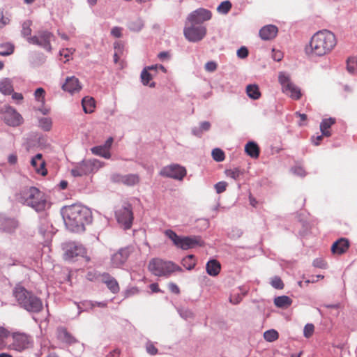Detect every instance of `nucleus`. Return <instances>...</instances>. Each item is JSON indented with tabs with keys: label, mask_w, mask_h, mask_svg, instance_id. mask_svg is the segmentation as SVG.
Wrapping results in <instances>:
<instances>
[{
	"label": "nucleus",
	"mask_w": 357,
	"mask_h": 357,
	"mask_svg": "<svg viewBox=\"0 0 357 357\" xmlns=\"http://www.w3.org/2000/svg\"><path fill=\"white\" fill-rule=\"evenodd\" d=\"M335 35L327 29L316 32L311 38L305 52L310 56H323L329 54L337 45Z\"/></svg>",
	"instance_id": "obj_1"
},
{
	"label": "nucleus",
	"mask_w": 357,
	"mask_h": 357,
	"mask_svg": "<svg viewBox=\"0 0 357 357\" xmlns=\"http://www.w3.org/2000/svg\"><path fill=\"white\" fill-rule=\"evenodd\" d=\"M63 218L66 227L73 231L84 230V225L91 222V214L89 208L81 205L66 206L62 211Z\"/></svg>",
	"instance_id": "obj_2"
},
{
	"label": "nucleus",
	"mask_w": 357,
	"mask_h": 357,
	"mask_svg": "<svg viewBox=\"0 0 357 357\" xmlns=\"http://www.w3.org/2000/svg\"><path fill=\"white\" fill-rule=\"evenodd\" d=\"M17 200L36 211H44L47 205L45 194L36 187L25 188L17 195Z\"/></svg>",
	"instance_id": "obj_3"
},
{
	"label": "nucleus",
	"mask_w": 357,
	"mask_h": 357,
	"mask_svg": "<svg viewBox=\"0 0 357 357\" xmlns=\"http://www.w3.org/2000/svg\"><path fill=\"white\" fill-rule=\"evenodd\" d=\"M13 295L19 305L28 312L38 313L43 308L42 301L22 286L15 287Z\"/></svg>",
	"instance_id": "obj_4"
},
{
	"label": "nucleus",
	"mask_w": 357,
	"mask_h": 357,
	"mask_svg": "<svg viewBox=\"0 0 357 357\" xmlns=\"http://www.w3.org/2000/svg\"><path fill=\"white\" fill-rule=\"evenodd\" d=\"M149 271L155 276L169 277L175 272H181L182 268L172 261L160 258L151 259L148 264Z\"/></svg>",
	"instance_id": "obj_5"
},
{
	"label": "nucleus",
	"mask_w": 357,
	"mask_h": 357,
	"mask_svg": "<svg viewBox=\"0 0 357 357\" xmlns=\"http://www.w3.org/2000/svg\"><path fill=\"white\" fill-rule=\"evenodd\" d=\"M102 163L97 159L83 160L77 163L72 169L73 176H82L98 171Z\"/></svg>",
	"instance_id": "obj_6"
},
{
	"label": "nucleus",
	"mask_w": 357,
	"mask_h": 357,
	"mask_svg": "<svg viewBox=\"0 0 357 357\" xmlns=\"http://www.w3.org/2000/svg\"><path fill=\"white\" fill-rule=\"evenodd\" d=\"M278 80L282 86L283 93L294 100H299L301 98L302 94L300 89L291 82L288 75L283 72L280 73Z\"/></svg>",
	"instance_id": "obj_7"
},
{
	"label": "nucleus",
	"mask_w": 357,
	"mask_h": 357,
	"mask_svg": "<svg viewBox=\"0 0 357 357\" xmlns=\"http://www.w3.org/2000/svg\"><path fill=\"white\" fill-rule=\"evenodd\" d=\"M118 222L125 229L131 227L133 221L132 208L130 204L124 203L116 211Z\"/></svg>",
	"instance_id": "obj_8"
},
{
	"label": "nucleus",
	"mask_w": 357,
	"mask_h": 357,
	"mask_svg": "<svg viewBox=\"0 0 357 357\" xmlns=\"http://www.w3.org/2000/svg\"><path fill=\"white\" fill-rule=\"evenodd\" d=\"M206 28L204 25H195L185 22L183 33L185 38L190 42L202 40L206 34Z\"/></svg>",
	"instance_id": "obj_9"
},
{
	"label": "nucleus",
	"mask_w": 357,
	"mask_h": 357,
	"mask_svg": "<svg viewBox=\"0 0 357 357\" xmlns=\"http://www.w3.org/2000/svg\"><path fill=\"white\" fill-rule=\"evenodd\" d=\"M54 40V34L48 31H39L36 36L27 38L29 43L40 46L49 52L52 50L51 42Z\"/></svg>",
	"instance_id": "obj_10"
},
{
	"label": "nucleus",
	"mask_w": 357,
	"mask_h": 357,
	"mask_svg": "<svg viewBox=\"0 0 357 357\" xmlns=\"http://www.w3.org/2000/svg\"><path fill=\"white\" fill-rule=\"evenodd\" d=\"M160 175L181 181L186 175V169L178 164H172L164 167L160 170Z\"/></svg>",
	"instance_id": "obj_11"
},
{
	"label": "nucleus",
	"mask_w": 357,
	"mask_h": 357,
	"mask_svg": "<svg viewBox=\"0 0 357 357\" xmlns=\"http://www.w3.org/2000/svg\"><path fill=\"white\" fill-rule=\"evenodd\" d=\"M4 122L10 126H18L23 122V118L15 109L10 106H4L1 109Z\"/></svg>",
	"instance_id": "obj_12"
},
{
	"label": "nucleus",
	"mask_w": 357,
	"mask_h": 357,
	"mask_svg": "<svg viewBox=\"0 0 357 357\" xmlns=\"http://www.w3.org/2000/svg\"><path fill=\"white\" fill-rule=\"evenodd\" d=\"M65 260H71L76 257H84L86 252V249L81 245L75 242H68L63 245Z\"/></svg>",
	"instance_id": "obj_13"
},
{
	"label": "nucleus",
	"mask_w": 357,
	"mask_h": 357,
	"mask_svg": "<svg viewBox=\"0 0 357 357\" xmlns=\"http://www.w3.org/2000/svg\"><path fill=\"white\" fill-rule=\"evenodd\" d=\"M211 17L212 13L210 10L200 8L190 13L185 22L195 25H202L204 22L211 20Z\"/></svg>",
	"instance_id": "obj_14"
},
{
	"label": "nucleus",
	"mask_w": 357,
	"mask_h": 357,
	"mask_svg": "<svg viewBox=\"0 0 357 357\" xmlns=\"http://www.w3.org/2000/svg\"><path fill=\"white\" fill-rule=\"evenodd\" d=\"M13 338V343L10 346V348L17 351H22L28 347L31 337L23 333H13L10 334Z\"/></svg>",
	"instance_id": "obj_15"
},
{
	"label": "nucleus",
	"mask_w": 357,
	"mask_h": 357,
	"mask_svg": "<svg viewBox=\"0 0 357 357\" xmlns=\"http://www.w3.org/2000/svg\"><path fill=\"white\" fill-rule=\"evenodd\" d=\"M130 254L129 248H121L116 253H114L111 259L112 264L114 267H120L128 259Z\"/></svg>",
	"instance_id": "obj_16"
},
{
	"label": "nucleus",
	"mask_w": 357,
	"mask_h": 357,
	"mask_svg": "<svg viewBox=\"0 0 357 357\" xmlns=\"http://www.w3.org/2000/svg\"><path fill=\"white\" fill-rule=\"evenodd\" d=\"M31 165L34 168L36 172L42 176H46L47 170L45 167V161L43 158L41 153L36 154L31 160Z\"/></svg>",
	"instance_id": "obj_17"
},
{
	"label": "nucleus",
	"mask_w": 357,
	"mask_h": 357,
	"mask_svg": "<svg viewBox=\"0 0 357 357\" xmlns=\"http://www.w3.org/2000/svg\"><path fill=\"white\" fill-rule=\"evenodd\" d=\"M349 245L347 238H341L333 243L331 246V252L333 255H342L348 250Z\"/></svg>",
	"instance_id": "obj_18"
},
{
	"label": "nucleus",
	"mask_w": 357,
	"mask_h": 357,
	"mask_svg": "<svg viewBox=\"0 0 357 357\" xmlns=\"http://www.w3.org/2000/svg\"><path fill=\"white\" fill-rule=\"evenodd\" d=\"M278 27L274 25H266L259 31V36L264 40H271L275 38L278 34Z\"/></svg>",
	"instance_id": "obj_19"
},
{
	"label": "nucleus",
	"mask_w": 357,
	"mask_h": 357,
	"mask_svg": "<svg viewBox=\"0 0 357 357\" xmlns=\"http://www.w3.org/2000/svg\"><path fill=\"white\" fill-rule=\"evenodd\" d=\"M62 89L66 91L73 93L75 92L79 91L82 89V86L79 79L77 77L73 76L66 79V82L62 86Z\"/></svg>",
	"instance_id": "obj_20"
},
{
	"label": "nucleus",
	"mask_w": 357,
	"mask_h": 357,
	"mask_svg": "<svg viewBox=\"0 0 357 357\" xmlns=\"http://www.w3.org/2000/svg\"><path fill=\"white\" fill-rule=\"evenodd\" d=\"M18 226L15 219L8 218L0 215V229L6 232H13Z\"/></svg>",
	"instance_id": "obj_21"
},
{
	"label": "nucleus",
	"mask_w": 357,
	"mask_h": 357,
	"mask_svg": "<svg viewBox=\"0 0 357 357\" xmlns=\"http://www.w3.org/2000/svg\"><path fill=\"white\" fill-rule=\"evenodd\" d=\"M102 281L112 293L116 294L119 291L120 288L117 281L108 273H104L102 275Z\"/></svg>",
	"instance_id": "obj_22"
},
{
	"label": "nucleus",
	"mask_w": 357,
	"mask_h": 357,
	"mask_svg": "<svg viewBox=\"0 0 357 357\" xmlns=\"http://www.w3.org/2000/svg\"><path fill=\"white\" fill-rule=\"evenodd\" d=\"M198 244V241L197 237H190V236H185L180 238V240L176 245V247L181 248L183 250H188L192 248H194L196 245Z\"/></svg>",
	"instance_id": "obj_23"
},
{
	"label": "nucleus",
	"mask_w": 357,
	"mask_h": 357,
	"mask_svg": "<svg viewBox=\"0 0 357 357\" xmlns=\"http://www.w3.org/2000/svg\"><path fill=\"white\" fill-rule=\"evenodd\" d=\"M118 182H121L124 185L132 186L139 183V177L137 174H127L124 176H118Z\"/></svg>",
	"instance_id": "obj_24"
},
{
	"label": "nucleus",
	"mask_w": 357,
	"mask_h": 357,
	"mask_svg": "<svg viewBox=\"0 0 357 357\" xmlns=\"http://www.w3.org/2000/svg\"><path fill=\"white\" fill-rule=\"evenodd\" d=\"M206 269L208 275L211 276H216L220 271L221 266L218 261L211 259L206 264Z\"/></svg>",
	"instance_id": "obj_25"
},
{
	"label": "nucleus",
	"mask_w": 357,
	"mask_h": 357,
	"mask_svg": "<svg viewBox=\"0 0 357 357\" xmlns=\"http://www.w3.org/2000/svg\"><path fill=\"white\" fill-rule=\"evenodd\" d=\"M245 153L252 158H257L259 155L260 149L257 143L249 142L245 146Z\"/></svg>",
	"instance_id": "obj_26"
},
{
	"label": "nucleus",
	"mask_w": 357,
	"mask_h": 357,
	"mask_svg": "<svg viewBox=\"0 0 357 357\" xmlns=\"http://www.w3.org/2000/svg\"><path fill=\"white\" fill-rule=\"evenodd\" d=\"M335 123V119L334 118L324 119L320 124V130L323 135L330 137L331 135V132L329 129Z\"/></svg>",
	"instance_id": "obj_27"
},
{
	"label": "nucleus",
	"mask_w": 357,
	"mask_h": 357,
	"mask_svg": "<svg viewBox=\"0 0 357 357\" xmlns=\"http://www.w3.org/2000/svg\"><path fill=\"white\" fill-rule=\"evenodd\" d=\"M155 68H157V66L155 67H154L153 66H149L142 70V72L141 73V79H142V82L143 83L144 85H149L150 87L155 86V82H151L149 84L150 81L152 79V76L148 72V70H153Z\"/></svg>",
	"instance_id": "obj_28"
},
{
	"label": "nucleus",
	"mask_w": 357,
	"mask_h": 357,
	"mask_svg": "<svg viewBox=\"0 0 357 357\" xmlns=\"http://www.w3.org/2000/svg\"><path fill=\"white\" fill-rule=\"evenodd\" d=\"M292 303V300L287 296H281L275 298L274 304L280 308H287Z\"/></svg>",
	"instance_id": "obj_29"
},
{
	"label": "nucleus",
	"mask_w": 357,
	"mask_h": 357,
	"mask_svg": "<svg viewBox=\"0 0 357 357\" xmlns=\"http://www.w3.org/2000/svg\"><path fill=\"white\" fill-rule=\"evenodd\" d=\"M82 107L85 113H92L95 108V100L93 98L85 97L82 99Z\"/></svg>",
	"instance_id": "obj_30"
},
{
	"label": "nucleus",
	"mask_w": 357,
	"mask_h": 357,
	"mask_svg": "<svg viewBox=\"0 0 357 357\" xmlns=\"http://www.w3.org/2000/svg\"><path fill=\"white\" fill-rule=\"evenodd\" d=\"M93 154L109 159L111 157L109 151L104 146H97L91 149Z\"/></svg>",
	"instance_id": "obj_31"
},
{
	"label": "nucleus",
	"mask_w": 357,
	"mask_h": 357,
	"mask_svg": "<svg viewBox=\"0 0 357 357\" xmlns=\"http://www.w3.org/2000/svg\"><path fill=\"white\" fill-rule=\"evenodd\" d=\"M247 95L253 100H257L261 96L259 89L256 84H249L246 87Z\"/></svg>",
	"instance_id": "obj_32"
},
{
	"label": "nucleus",
	"mask_w": 357,
	"mask_h": 357,
	"mask_svg": "<svg viewBox=\"0 0 357 357\" xmlns=\"http://www.w3.org/2000/svg\"><path fill=\"white\" fill-rule=\"evenodd\" d=\"M0 91L3 94H10L13 91V86L9 79L5 78L0 81Z\"/></svg>",
	"instance_id": "obj_33"
},
{
	"label": "nucleus",
	"mask_w": 357,
	"mask_h": 357,
	"mask_svg": "<svg viewBox=\"0 0 357 357\" xmlns=\"http://www.w3.org/2000/svg\"><path fill=\"white\" fill-rule=\"evenodd\" d=\"M225 173L227 177H230L234 180H238L241 176L244 174V170L236 167L233 169H226Z\"/></svg>",
	"instance_id": "obj_34"
},
{
	"label": "nucleus",
	"mask_w": 357,
	"mask_h": 357,
	"mask_svg": "<svg viewBox=\"0 0 357 357\" xmlns=\"http://www.w3.org/2000/svg\"><path fill=\"white\" fill-rule=\"evenodd\" d=\"M10 336V333L3 327H0V350L5 349L7 346L6 340Z\"/></svg>",
	"instance_id": "obj_35"
},
{
	"label": "nucleus",
	"mask_w": 357,
	"mask_h": 357,
	"mask_svg": "<svg viewBox=\"0 0 357 357\" xmlns=\"http://www.w3.org/2000/svg\"><path fill=\"white\" fill-rule=\"evenodd\" d=\"M182 265L188 270H192L196 265V259L194 255H189L182 259Z\"/></svg>",
	"instance_id": "obj_36"
},
{
	"label": "nucleus",
	"mask_w": 357,
	"mask_h": 357,
	"mask_svg": "<svg viewBox=\"0 0 357 357\" xmlns=\"http://www.w3.org/2000/svg\"><path fill=\"white\" fill-rule=\"evenodd\" d=\"M264 337L266 341L271 342L278 339L279 334L277 331L271 329L264 332Z\"/></svg>",
	"instance_id": "obj_37"
},
{
	"label": "nucleus",
	"mask_w": 357,
	"mask_h": 357,
	"mask_svg": "<svg viewBox=\"0 0 357 357\" xmlns=\"http://www.w3.org/2000/svg\"><path fill=\"white\" fill-rule=\"evenodd\" d=\"M231 3L227 0L220 3L217 8V11L222 14H227L231 8Z\"/></svg>",
	"instance_id": "obj_38"
},
{
	"label": "nucleus",
	"mask_w": 357,
	"mask_h": 357,
	"mask_svg": "<svg viewBox=\"0 0 357 357\" xmlns=\"http://www.w3.org/2000/svg\"><path fill=\"white\" fill-rule=\"evenodd\" d=\"M347 68L351 73H357V58L350 57L347 61Z\"/></svg>",
	"instance_id": "obj_39"
},
{
	"label": "nucleus",
	"mask_w": 357,
	"mask_h": 357,
	"mask_svg": "<svg viewBox=\"0 0 357 357\" xmlns=\"http://www.w3.org/2000/svg\"><path fill=\"white\" fill-rule=\"evenodd\" d=\"M0 56H8L13 54L14 46L10 43H6L0 46Z\"/></svg>",
	"instance_id": "obj_40"
},
{
	"label": "nucleus",
	"mask_w": 357,
	"mask_h": 357,
	"mask_svg": "<svg viewBox=\"0 0 357 357\" xmlns=\"http://www.w3.org/2000/svg\"><path fill=\"white\" fill-rule=\"evenodd\" d=\"M114 49L115 52L114 54V61L115 63H117L120 57L123 53V45L119 42L114 43Z\"/></svg>",
	"instance_id": "obj_41"
},
{
	"label": "nucleus",
	"mask_w": 357,
	"mask_h": 357,
	"mask_svg": "<svg viewBox=\"0 0 357 357\" xmlns=\"http://www.w3.org/2000/svg\"><path fill=\"white\" fill-rule=\"evenodd\" d=\"M212 157L217 162H222L225 160V153L220 149L216 148L212 151Z\"/></svg>",
	"instance_id": "obj_42"
},
{
	"label": "nucleus",
	"mask_w": 357,
	"mask_h": 357,
	"mask_svg": "<svg viewBox=\"0 0 357 357\" xmlns=\"http://www.w3.org/2000/svg\"><path fill=\"white\" fill-rule=\"evenodd\" d=\"M45 91L41 87L38 88L35 91V93H34V97H35L36 100L37 101L40 102L43 105L45 103Z\"/></svg>",
	"instance_id": "obj_43"
},
{
	"label": "nucleus",
	"mask_w": 357,
	"mask_h": 357,
	"mask_svg": "<svg viewBox=\"0 0 357 357\" xmlns=\"http://www.w3.org/2000/svg\"><path fill=\"white\" fill-rule=\"evenodd\" d=\"M165 234L167 237H168L169 239H171L174 244V245L176 246L178 244L181 236H178L174 231L171 229H167L165 231Z\"/></svg>",
	"instance_id": "obj_44"
},
{
	"label": "nucleus",
	"mask_w": 357,
	"mask_h": 357,
	"mask_svg": "<svg viewBox=\"0 0 357 357\" xmlns=\"http://www.w3.org/2000/svg\"><path fill=\"white\" fill-rule=\"evenodd\" d=\"M31 22L29 20L24 22L22 24V34L24 37H31Z\"/></svg>",
	"instance_id": "obj_45"
},
{
	"label": "nucleus",
	"mask_w": 357,
	"mask_h": 357,
	"mask_svg": "<svg viewBox=\"0 0 357 357\" xmlns=\"http://www.w3.org/2000/svg\"><path fill=\"white\" fill-rule=\"evenodd\" d=\"M271 284L277 289H282L284 288V283L278 276H275L271 279Z\"/></svg>",
	"instance_id": "obj_46"
},
{
	"label": "nucleus",
	"mask_w": 357,
	"mask_h": 357,
	"mask_svg": "<svg viewBox=\"0 0 357 357\" xmlns=\"http://www.w3.org/2000/svg\"><path fill=\"white\" fill-rule=\"evenodd\" d=\"M314 331V326L312 324H307L303 330L304 337L306 338H310L312 336Z\"/></svg>",
	"instance_id": "obj_47"
},
{
	"label": "nucleus",
	"mask_w": 357,
	"mask_h": 357,
	"mask_svg": "<svg viewBox=\"0 0 357 357\" xmlns=\"http://www.w3.org/2000/svg\"><path fill=\"white\" fill-rule=\"evenodd\" d=\"M40 126L46 131L52 128V121L48 118H43L40 120Z\"/></svg>",
	"instance_id": "obj_48"
},
{
	"label": "nucleus",
	"mask_w": 357,
	"mask_h": 357,
	"mask_svg": "<svg viewBox=\"0 0 357 357\" xmlns=\"http://www.w3.org/2000/svg\"><path fill=\"white\" fill-rule=\"evenodd\" d=\"M246 293L247 291H244L241 292V294H237V295H231L229 298L230 302L232 303L233 304L239 303L241 301L243 296H244L246 294Z\"/></svg>",
	"instance_id": "obj_49"
},
{
	"label": "nucleus",
	"mask_w": 357,
	"mask_h": 357,
	"mask_svg": "<svg viewBox=\"0 0 357 357\" xmlns=\"http://www.w3.org/2000/svg\"><path fill=\"white\" fill-rule=\"evenodd\" d=\"M227 183L225 181H220L215 185V189L218 194H220L226 190Z\"/></svg>",
	"instance_id": "obj_50"
},
{
	"label": "nucleus",
	"mask_w": 357,
	"mask_h": 357,
	"mask_svg": "<svg viewBox=\"0 0 357 357\" xmlns=\"http://www.w3.org/2000/svg\"><path fill=\"white\" fill-rule=\"evenodd\" d=\"M313 266L317 268L324 269L327 267V263L323 259L317 258L313 261Z\"/></svg>",
	"instance_id": "obj_51"
},
{
	"label": "nucleus",
	"mask_w": 357,
	"mask_h": 357,
	"mask_svg": "<svg viewBox=\"0 0 357 357\" xmlns=\"http://www.w3.org/2000/svg\"><path fill=\"white\" fill-rule=\"evenodd\" d=\"M146 351L151 355H155L158 354V349L151 342L146 343Z\"/></svg>",
	"instance_id": "obj_52"
},
{
	"label": "nucleus",
	"mask_w": 357,
	"mask_h": 357,
	"mask_svg": "<svg viewBox=\"0 0 357 357\" xmlns=\"http://www.w3.org/2000/svg\"><path fill=\"white\" fill-rule=\"evenodd\" d=\"M75 50L73 49H63L60 51V55L66 59V61L69 60L70 55L73 54Z\"/></svg>",
	"instance_id": "obj_53"
},
{
	"label": "nucleus",
	"mask_w": 357,
	"mask_h": 357,
	"mask_svg": "<svg viewBox=\"0 0 357 357\" xmlns=\"http://www.w3.org/2000/svg\"><path fill=\"white\" fill-rule=\"evenodd\" d=\"M272 57L276 61H280L283 58V54L280 50L273 49Z\"/></svg>",
	"instance_id": "obj_54"
},
{
	"label": "nucleus",
	"mask_w": 357,
	"mask_h": 357,
	"mask_svg": "<svg viewBox=\"0 0 357 357\" xmlns=\"http://www.w3.org/2000/svg\"><path fill=\"white\" fill-rule=\"evenodd\" d=\"M248 55V50L245 47H241L237 51V56L239 58L244 59L246 58Z\"/></svg>",
	"instance_id": "obj_55"
},
{
	"label": "nucleus",
	"mask_w": 357,
	"mask_h": 357,
	"mask_svg": "<svg viewBox=\"0 0 357 357\" xmlns=\"http://www.w3.org/2000/svg\"><path fill=\"white\" fill-rule=\"evenodd\" d=\"M122 30L121 27L114 26L111 30V34L116 38H120L122 36Z\"/></svg>",
	"instance_id": "obj_56"
},
{
	"label": "nucleus",
	"mask_w": 357,
	"mask_h": 357,
	"mask_svg": "<svg viewBox=\"0 0 357 357\" xmlns=\"http://www.w3.org/2000/svg\"><path fill=\"white\" fill-rule=\"evenodd\" d=\"M217 69V64L213 61H208L205 64V70L208 72H213Z\"/></svg>",
	"instance_id": "obj_57"
},
{
	"label": "nucleus",
	"mask_w": 357,
	"mask_h": 357,
	"mask_svg": "<svg viewBox=\"0 0 357 357\" xmlns=\"http://www.w3.org/2000/svg\"><path fill=\"white\" fill-rule=\"evenodd\" d=\"M168 288L169 290L175 294H180V289L178 287V285L174 282H169L168 284Z\"/></svg>",
	"instance_id": "obj_58"
},
{
	"label": "nucleus",
	"mask_w": 357,
	"mask_h": 357,
	"mask_svg": "<svg viewBox=\"0 0 357 357\" xmlns=\"http://www.w3.org/2000/svg\"><path fill=\"white\" fill-rule=\"evenodd\" d=\"M10 22V19L5 17L3 11L0 10V28L5 26Z\"/></svg>",
	"instance_id": "obj_59"
},
{
	"label": "nucleus",
	"mask_w": 357,
	"mask_h": 357,
	"mask_svg": "<svg viewBox=\"0 0 357 357\" xmlns=\"http://www.w3.org/2000/svg\"><path fill=\"white\" fill-rule=\"evenodd\" d=\"M142 27V24L139 22L137 23L132 22L129 26L130 29L134 31H139V30H141Z\"/></svg>",
	"instance_id": "obj_60"
},
{
	"label": "nucleus",
	"mask_w": 357,
	"mask_h": 357,
	"mask_svg": "<svg viewBox=\"0 0 357 357\" xmlns=\"http://www.w3.org/2000/svg\"><path fill=\"white\" fill-rule=\"evenodd\" d=\"M149 287H150V289L154 293H158V292L161 291L158 283H152L150 284Z\"/></svg>",
	"instance_id": "obj_61"
},
{
	"label": "nucleus",
	"mask_w": 357,
	"mask_h": 357,
	"mask_svg": "<svg viewBox=\"0 0 357 357\" xmlns=\"http://www.w3.org/2000/svg\"><path fill=\"white\" fill-rule=\"evenodd\" d=\"M211 128V123L208 121H204L200 124V128L202 130H208Z\"/></svg>",
	"instance_id": "obj_62"
},
{
	"label": "nucleus",
	"mask_w": 357,
	"mask_h": 357,
	"mask_svg": "<svg viewBox=\"0 0 357 357\" xmlns=\"http://www.w3.org/2000/svg\"><path fill=\"white\" fill-rule=\"evenodd\" d=\"M8 162L11 165H14L17 162V157L15 154H10L9 156H8Z\"/></svg>",
	"instance_id": "obj_63"
},
{
	"label": "nucleus",
	"mask_w": 357,
	"mask_h": 357,
	"mask_svg": "<svg viewBox=\"0 0 357 357\" xmlns=\"http://www.w3.org/2000/svg\"><path fill=\"white\" fill-rule=\"evenodd\" d=\"M120 351L118 349H114L110 352L106 357H119Z\"/></svg>",
	"instance_id": "obj_64"
}]
</instances>
